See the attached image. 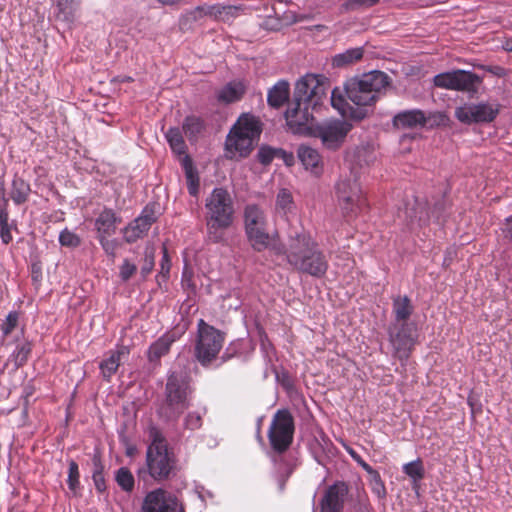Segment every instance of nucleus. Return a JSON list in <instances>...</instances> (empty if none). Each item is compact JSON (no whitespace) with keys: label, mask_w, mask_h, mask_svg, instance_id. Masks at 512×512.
<instances>
[{"label":"nucleus","mask_w":512,"mask_h":512,"mask_svg":"<svg viewBox=\"0 0 512 512\" xmlns=\"http://www.w3.org/2000/svg\"><path fill=\"white\" fill-rule=\"evenodd\" d=\"M207 238L212 243H223L235 219L234 201L223 187L214 188L205 198Z\"/></svg>","instance_id":"f03ea898"},{"label":"nucleus","mask_w":512,"mask_h":512,"mask_svg":"<svg viewBox=\"0 0 512 512\" xmlns=\"http://www.w3.org/2000/svg\"><path fill=\"white\" fill-rule=\"evenodd\" d=\"M363 57V48H350L346 51L336 54L333 57L332 64L334 67H344L359 61Z\"/></svg>","instance_id":"473e14b6"},{"label":"nucleus","mask_w":512,"mask_h":512,"mask_svg":"<svg viewBox=\"0 0 512 512\" xmlns=\"http://www.w3.org/2000/svg\"><path fill=\"white\" fill-rule=\"evenodd\" d=\"M379 0H352L351 5L357 7H371L378 3Z\"/></svg>","instance_id":"4d7b16f0"},{"label":"nucleus","mask_w":512,"mask_h":512,"mask_svg":"<svg viewBox=\"0 0 512 512\" xmlns=\"http://www.w3.org/2000/svg\"><path fill=\"white\" fill-rule=\"evenodd\" d=\"M156 221V215L153 205H147L139 217L132 221L123 230L124 239L128 243H133L137 239L143 237L151 225Z\"/></svg>","instance_id":"a211bd4d"},{"label":"nucleus","mask_w":512,"mask_h":512,"mask_svg":"<svg viewBox=\"0 0 512 512\" xmlns=\"http://www.w3.org/2000/svg\"><path fill=\"white\" fill-rule=\"evenodd\" d=\"M129 354V347L124 345L118 346L115 350L110 351L99 364L102 377L106 381H110L112 376L117 372L120 364L128 359Z\"/></svg>","instance_id":"412c9836"},{"label":"nucleus","mask_w":512,"mask_h":512,"mask_svg":"<svg viewBox=\"0 0 512 512\" xmlns=\"http://www.w3.org/2000/svg\"><path fill=\"white\" fill-rule=\"evenodd\" d=\"M388 79L384 72L377 70L351 78L343 89L336 87L331 91V105L341 116L361 120L367 115L366 107L373 105L388 86Z\"/></svg>","instance_id":"f257e3e1"},{"label":"nucleus","mask_w":512,"mask_h":512,"mask_svg":"<svg viewBox=\"0 0 512 512\" xmlns=\"http://www.w3.org/2000/svg\"><path fill=\"white\" fill-rule=\"evenodd\" d=\"M246 91V85L243 81L234 80L227 83L217 93L218 101L229 104L239 101Z\"/></svg>","instance_id":"393cba45"},{"label":"nucleus","mask_w":512,"mask_h":512,"mask_svg":"<svg viewBox=\"0 0 512 512\" xmlns=\"http://www.w3.org/2000/svg\"><path fill=\"white\" fill-rule=\"evenodd\" d=\"M499 113V107L495 104L480 102L470 103L455 109V117L463 124L490 123Z\"/></svg>","instance_id":"4468645a"},{"label":"nucleus","mask_w":512,"mask_h":512,"mask_svg":"<svg viewBox=\"0 0 512 512\" xmlns=\"http://www.w3.org/2000/svg\"><path fill=\"white\" fill-rule=\"evenodd\" d=\"M142 512H184L182 504L172 493L157 488L144 497Z\"/></svg>","instance_id":"dca6fc26"},{"label":"nucleus","mask_w":512,"mask_h":512,"mask_svg":"<svg viewBox=\"0 0 512 512\" xmlns=\"http://www.w3.org/2000/svg\"><path fill=\"white\" fill-rule=\"evenodd\" d=\"M151 443L146 452L149 475L157 481L166 480L176 467L175 455L168 449L163 434L156 428L150 430Z\"/></svg>","instance_id":"39448f33"},{"label":"nucleus","mask_w":512,"mask_h":512,"mask_svg":"<svg viewBox=\"0 0 512 512\" xmlns=\"http://www.w3.org/2000/svg\"><path fill=\"white\" fill-rule=\"evenodd\" d=\"M165 138L169 143L171 150L178 154L183 155L185 157L186 154V144L184 138L182 136V132L178 127H171L165 133Z\"/></svg>","instance_id":"72a5a7b5"},{"label":"nucleus","mask_w":512,"mask_h":512,"mask_svg":"<svg viewBox=\"0 0 512 512\" xmlns=\"http://www.w3.org/2000/svg\"><path fill=\"white\" fill-rule=\"evenodd\" d=\"M120 222L121 218L113 209L104 208L96 217L94 222L97 238L101 236H112L115 234L117 225Z\"/></svg>","instance_id":"4be33fe9"},{"label":"nucleus","mask_w":512,"mask_h":512,"mask_svg":"<svg viewBox=\"0 0 512 512\" xmlns=\"http://www.w3.org/2000/svg\"><path fill=\"white\" fill-rule=\"evenodd\" d=\"M224 334L207 324L203 319L198 322V339L195 346L197 360L206 366L218 355L224 344Z\"/></svg>","instance_id":"0eeeda50"},{"label":"nucleus","mask_w":512,"mask_h":512,"mask_svg":"<svg viewBox=\"0 0 512 512\" xmlns=\"http://www.w3.org/2000/svg\"><path fill=\"white\" fill-rule=\"evenodd\" d=\"M404 217L411 223L418 222L419 225L426 224L430 218L426 205L420 203L417 199L414 200L412 206L408 204L405 207Z\"/></svg>","instance_id":"c756f323"},{"label":"nucleus","mask_w":512,"mask_h":512,"mask_svg":"<svg viewBox=\"0 0 512 512\" xmlns=\"http://www.w3.org/2000/svg\"><path fill=\"white\" fill-rule=\"evenodd\" d=\"M315 244V239L304 230L291 234L285 249L288 264L296 270L300 264H303L302 261H305L304 258Z\"/></svg>","instance_id":"2eb2a0df"},{"label":"nucleus","mask_w":512,"mask_h":512,"mask_svg":"<svg viewBox=\"0 0 512 512\" xmlns=\"http://www.w3.org/2000/svg\"><path fill=\"white\" fill-rule=\"evenodd\" d=\"M480 82L478 75L465 70L444 72L433 78L436 87L464 92H474Z\"/></svg>","instance_id":"ddd939ff"},{"label":"nucleus","mask_w":512,"mask_h":512,"mask_svg":"<svg viewBox=\"0 0 512 512\" xmlns=\"http://www.w3.org/2000/svg\"><path fill=\"white\" fill-rule=\"evenodd\" d=\"M351 457L367 472L374 470L367 462H365L356 452L353 450L349 451Z\"/></svg>","instance_id":"603ef678"},{"label":"nucleus","mask_w":512,"mask_h":512,"mask_svg":"<svg viewBox=\"0 0 512 512\" xmlns=\"http://www.w3.org/2000/svg\"><path fill=\"white\" fill-rule=\"evenodd\" d=\"M169 270H170L169 260H168L166 249H164V255H163L162 262H161V273L165 276L166 274L169 273Z\"/></svg>","instance_id":"13d9d810"},{"label":"nucleus","mask_w":512,"mask_h":512,"mask_svg":"<svg viewBox=\"0 0 512 512\" xmlns=\"http://www.w3.org/2000/svg\"><path fill=\"white\" fill-rule=\"evenodd\" d=\"M12 226L9 224V214L5 207L0 208V238L4 244H9L13 237L11 234Z\"/></svg>","instance_id":"e433bc0d"},{"label":"nucleus","mask_w":512,"mask_h":512,"mask_svg":"<svg viewBox=\"0 0 512 512\" xmlns=\"http://www.w3.org/2000/svg\"><path fill=\"white\" fill-rule=\"evenodd\" d=\"M137 267L134 263L130 262L128 259H124L122 265L119 269V277L122 281H128L136 272Z\"/></svg>","instance_id":"a18cd8bd"},{"label":"nucleus","mask_w":512,"mask_h":512,"mask_svg":"<svg viewBox=\"0 0 512 512\" xmlns=\"http://www.w3.org/2000/svg\"><path fill=\"white\" fill-rule=\"evenodd\" d=\"M507 50H508V51H510V52H512V45H511V46H509V47H507Z\"/></svg>","instance_id":"0e129e2a"},{"label":"nucleus","mask_w":512,"mask_h":512,"mask_svg":"<svg viewBox=\"0 0 512 512\" xmlns=\"http://www.w3.org/2000/svg\"><path fill=\"white\" fill-rule=\"evenodd\" d=\"M369 475V484L372 492L379 498L384 499L386 497V488L385 484L381 479V476L378 471L375 469L368 473Z\"/></svg>","instance_id":"4c0bfd02"},{"label":"nucleus","mask_w":512,"mask_h":512,"mask_svg":"<svg viewBox=\"0 0 512 512\" xmlns=\"http://www.w3.org/2000/svg\"><path fill=\"white\" fill-rule=\"evenodd\" d=\"M175 333H167L155 341L149 348V359L150 361H157L162 356L166 355L170 346L175 342Z\"/></svg>","instance_id":"cd10ccee"},{"label":"nucleus","mask_w":512,"mask_h":512,"mask_svg":"<svg viewBox=\"0 0 512 512\" xmlns=\"http://www.w3.org/2000/svg\"><path fill=\"white\" fill-rule=\"evenodd\" d=\"M336 198L340 208L346 215L355 214L362 209L365 200L361 195L360 186L355 178H341L336 184Z\"/></svg>","instance_id":"9b49d317"},{"label":"nucleus","mask_w":512,"mask_h":512,"mask_svg":"<svg viewBox=\"0 0 512 512\" xmlns=\"http://www.w3.org/2000/svg\"><path fill=\"white\" fill-rule=\"evenodd\" d=\"M293 197L290 191L287 189H281L276 198V205L278 209L283 212H288L293 208Z\"/></svg>","instance_id":"a19ab883"},{"label":"nucleus","mask_w":512,"mask_h":512,"mask_svg":"<svg viewBox=\"0 0 512 512\" xmlns=\"http://www.w3.org/2000/svg\"><path fill=\"white\" fill-rule=\"evenodd\" d=\"M8 205V198L5 196V188L4 183L0 182V208L5 207L7 208Z\"/></svg>","instance_id":"bf43d9fd"},{"label":"nucleus","mask_w":512,"mask_h":512,"mask_svg":"<svg viewBox=\"0 0 512 512\" xmlns=\"http://www.w3.org/2000/svg\"><path fill=\"white\" fill-rule=\"evenodd\" d=\"M79 478H80V473H79L78 464L74 460H71L69 462L67 484H68L69 490L74 495L77 494L78 489L80 487V480H79Z\"/></svg>","instance_id":"ea45409f"},{"label":"nucleus","mask_w":512,"mask_h":512,"mask_svg":"<svg viewBox=\"0 0 512 512\" xmlns=\"http://www.w3.org/2000/svg\"><path fill=\"white\" fill-rule=\"evenodd\" d=\"M92 463H93V473L92 474H103L104 466H103L101 458L98 454H95L93 456Z\"/></svg>","instance_id":"864d4df0"},{"label":"nucleus","mask_w":512,"mask_h":512,"mask_svg":"<svg viewBox=\"0 0 512 512\" xmlns=\"http://www.w3.org/2000/svg\"><path fill=\"white\" fill-rule=\"evenodd\" d=\"M110 236H101L98 237V241L104 250V252L114 259L116 257V251L119 246V242L117 239H109Z\"/></svg>","instance_id":"c03bdc74"},{"label":"nucleus","mask_w":512,"mask_h":512,"mask_svg":"<svg viewBox=\"0 0 512 512\" xmlns=\"http://www.w3.org/2000/svg\"><path fill=\"white\" fill-rule=\"evenodd\" d=\"M294 419L287 409L278 410L271 421L268 438L271 447L278 453L285 452L293 441Z\"/></svg>","instance_id":"1a4fd4ad"},{"label":"nucleus","mask_w":512,"mask_h":512,"mask_svg":"<svg viewBox=\"0 0 512 512\" xmlns=\"http://www.w3.org/2000/svg\"><path fill=\"white\" fill-rule=\"evenodd\" d=\"M290 95V86L286 80H279L269 91L267 102L273 108H279L284 105Z\"/></svg>","instance_id":"a878e982"},{"label":"nucleus","mask_w":512,"mask_h":512,"mask_svg":"<svg viewBox=\"0 0 512 512\" xmlns=\"http://www.w3.org/2000/svg\"><path fill=\"white\" fill-rule=\"evenodd\" d=\"M182 129L190 141H196L205 130V123L197 116H187L184 119Z\"/></svg>","instance_id":"2f4dec72"},{"label":"nucleus","mask_w":512,"mask_h":512,"mask_svg":"<svg viewBox=\"0 0 512 512\" xmlns=\"http://www.w3.org/2000/svg\"><path fill=\"white\" fill-rule=\"evenodd\" d=\"M96 489L103 492L106 489L104 474H92Z\"/></svg>","instance_id":"3c124183"},{"label":"nucleus","mask_w":512,"mask_h":512,"mask_svg":"<svg viewBox=\"0 0 512 512\" xmlns=\"http://www.w3.org/2000/svg\"><path fill=\"white\" fill-rule=\"evenodd\" d=\"M17 323L18 314L16 312H10L2 324V331L4 335H9L15 329Z\"/></svg>","instance_id":"de8ad7c7"},{"label":"nucleus","mask_w":512,"mask_h":512,"mask_svg":"<svg viewBox=\"0 0 512 512\" xmlns=\"http://www.w3.org/2000/svg\"><path fill=\"white\" fill-rule=\"evenodd\" d=\"M413 313V306L407 296H397L393 299V314L395 321L393 323L408 322Z\"/></svg>","instance_id":"c85d7f7f"},{"label":"nucleus","mask_w":512,"mask_h":512,"mask_svg":"<svg viewBox=\"0 0 512 512\" xmlns=\"http://www.w3.org/2000/svg\"><path fill=\"white\" fill-rule=\"evenodd\" d=\"M117 484L126 492H131L134 488V477L126 467H121L116 473Z\"/></svg>","instance_id":"58836bf2"},{"label":"nucleus","mask_w":512,"mask_h":512,"mask_svg":"<svg viewBox=\"0 0 512 512\" xmlns=\"http://www.w3.org/2000/svg\"><path fill=\"white\" fill-rule=\"evenodd\" d=\"M189 378L183 370L173 371L167 380L165 400L158 409L159 416L165 421H176L189 407Z\"/></svg>","instance_id":"20e7f679"},{"label":"nucleus","mask_w":512,"mask_h":512,"mask_svg":"<svg viewBox=\"0 0 512 512\" xmlns=\"http://www.w3.org/2000/svg\"><path fill=\"white\" fill-rule=\"evenodd\" d=\"M348 487L344 482H337L328 487L321 502V512H341Z\"/></svg>","instance_id":"aec40b11"},{"label":"nucleus","mask_w":512,"mask_h":512,"mask_svg":"<svg viewBox=\"0 0 512 512\" xmlns=\"http://www.w3.org/2000/svg\"><path fill=\"white\" fill-rule=\"evenodd\" d=\"M182 285L188 288H193L194 284L192 283V272L188 269H184L182 274Z\"/></svg>","instance_id":"5fc2aeb1"},{"label":"nucleus","mask_w":512,"mask_h":512,"mask_svg":"<svg viewBox=\"0 0 512 512\" xmlns=\"http://www.w3.org/2000/svg\"><path fill=\"white\" fill-rule=\"evenodd\" d=\"M402 470L412 480L414 488L418 486L425 475V469L420 458L404 464Z\"/></svg>","instance_id":"c9c22d12"},{"label":"nucleus","mask_w":512,"mask_h":512,"mask_svg":"<svg viewBox=\"0 0 512 512\" xmlns=\"http://www.w3.org/2000/svg\"><path fill=\"white\" fill-rule=\"evenodd\" d=\"M388 335L396 357L406 360L417 341L415 324L412 322L391 323Z\"/></svg>","instance_id":"9d476101"},{"label":"nucleus","mask_w":512,"mask_h":512,"mask_svg":"<svg viewBox=\"0 0 512 512\" xmlns=\"http://www.w3.org/2000/svg\"><path fill=\"white\" fill-rule=\"evenodd\" d=\"M0 203L2 204V193H0Z\"/></svg>","instance_id":"69168bd1"},{"label":"nucleus","mask_w":512,"mask_h":512,"mask_svg":"<svg viewBox=\"0 0 512 512\" xmlns=\"http://www.w3.org/2000/svg\"><path fill=\"white\" fill-rule=\"evenodd\" d=\"M330 85L323 75L306 74L295 84L294 95L297 101H304L316 108L327 98Z\"/></svg>","instance_id":"6e6552de"},{"label":"nucleus","mask_w":512,"mask_h":512,"mask_svg":"<svg viewBox=\"0 0 512 512\" xmlns=\"http://www.w3.org/2000/svg\"><path fill=\"white\" fill-rule=\"evenodd\" d=\"M182 167L185 172L188 192L191 196L195 197L199 193L200 179L198 171L193 166V163L188 155H185V157H183Z\"/></svg>","instance_id":"bb28decb"},{"label":"nucleus","mask_w":512,"mask_h":512,"mask_svg":"<svg viewBox=\"0 0 512 512\" xmlns=\"http://www.w3.org/2000/svg\"><path fill=\"white\" fill-rule=\"evenodd\" d=\"M31 187L24 179L15 176L12 181L10 197L16 205L25 203L30 195Z\"/></svg>","instance_id":"7c9ffc66"},{"label":"nucleus","mask_w":512,"mask_h":512,"mask_svg":"<svg viewBox=\"0 0 512 512\" xmlns=\"http://www.w3.org/2000/svg\"><path fill=\"white\" fill-rule=\"evenodd\" d=\"M280 154H285V151L281 149H273L270 147L263 146L259 149L258 159L262 164L267 165L275 157H280Z\"/></svg>","instance_id":"37998d69"},{"label":"nucleus","mask_w":512,"mask_h":512,"mask_svg":"<svg viewBox=\"0 0 512 512\" xmlns=\"http://www.w3.org/2000/svg\"><path fill=\"white\" fill-rule=\"evenodd\" d=\"M184 425L186 429L196 430L202 425V418L199 413L191 412L185 417Z\"/></svg>","instance_id":"49530a36"},{"label":"nucleus","mask_w":512,"mask_h":512,"mask_svg":"<svg viewBox=\"0 0 512 512\" xmlns=\"http://www.w3.org/2000/svg\"><path fill=\"white\" fill-rule=\"evenodd\" d=\"M503 233L506 238L512 240V215L505 219Z\"/></svg>","instance_id":"6e6d98bb"},{"label":"nucleus","mask_w":512,"mask_h":512,"mask_svg":"<svg viewBox=\"0 0 512 512\" xmlns=\"http://www.w3.org/2000/svg\"><path fill=\"white\" fill-rule=\"evenodd\" d=\"M79 2L80 0H57L58 18L66 22H73Z\"/></svg>","instance_id":"f704fd0d"},{"label":"nucleus","mask_w":512,"mask_h":512,"mask_svg":"<svg viewBox=\"0 0 512 512\" xmlns=\"http://www.w3.org/2000/svg\"><path fill=\"white\" fill-rule=\"evenodd\" d=\"M59 242L62 246L74 248L80 245L81 239L74 232L64 229L59 234Z\"/></svg>","instance_id":"79ce46f5"},{"label":"nucleus","mask_w":512,"mask_h":512,"mask_svg":"<svg viewBox=\"0 0 512 512\" xmlns=\"http://www.w3.org/2000/svg\"><path fill=\"white\" fill-rule=\"evenodd\" d=\"M154 268V256L151 253L145 254L144 262L141 267V275L143 278H146L148 274L153 270Z\"/></svg>","instance_id":"09e8293b"},{"label":"nucleus","mask_w":512,"mask_h":512,"mask_svg":"<svg viewBox=\"0 0 512 512\" xmlns=\"http://www.w3.org/2000/svg\"><path fill=\"white\" fill-rule=\"evenodd\" d=\"M30 352H31V346L29 343H25L21 346H18L17 351H16L17 361H19L20 363H23L24 361H26Z\"/></svg>","instance_id":"8fccbe9b"},{"label":"nucleus","mask_w":512,"mask_h":512,"mask_svg":"<svg viewBox=\"0 0 512 512\" xmlns=\"http://www.w3.org/2000/svg\"><path fill=\"white\" fill-rule=\"evenodd\" d=\"M243 218L245 234L251 247L257 252L268 249L273 242V236L268 232L264 210L256 204H248L244 208Z\"/></svg>","instance_id":"423d86ee"},{"label":"nucleus","mask_w":512,"mask_h":512,"mask_svg":"<svg viewBox=\"0 0 512 512\" xmlns=\"http://www.w3.org/2000/svg\"><path fill=\"white\" fill-rule=\"evenodd\" d=\"M304 260L302 261L303 264H300L296 269L297 271L315 278H322L326 274L329 267L328 260L323 251L320 250L317 242Z\"/></svg>","instance_id":"6ab92c4d"},{"label":"nucleus","mask_w":512,"mask_h":512,"mask_svg":"<svg viewBox=\"0 0 512 512\" xmlns=\"http://www.w3.org/2000/svg\"><path fill=\"white\" fill-rule=\"evenodd\" d=\"M503 71H504V69H503V68H501V67H495L493 72H494L496 75L501 76V75H503Z\"/></svg>","instance_id":"e2e57ef3"},{"label":"nucleus","mask_w":512,"mask_h":512,"mask_svg":"<svg viewBox=\"0 0 512 512\" xmlns=\"http://www.w3.org/2000/svg\"><path fill=\"white\" fill-rule=\"evenodd\" d=\"M261 132V122L257 117L251 114L240 116L226 138L229 157L248 156L258 142Z\"/></svg>","instance_id":"7ed1b4c3"},{"label":"nucleus","mask_w":512,"mask_h":512,"mask_svg":"<svg viewBox=\"0 0 512 512\" xmlns=\"http://www.w3.org/2000/svg\"><path fill=\"white\" fill-rule=\"evenodd\" d=\"M160 3L164 5H174L178 3L180 0H158Z\"/></svg>","instance_id":"680f3d73"},{"label":"nucleus","mask_w":512,"mask_h":512,"mask_svg":"<svg viewBox=\"0 0 512 512\" xmlns=\"http://www.w3.org/2000/svg\"><path fill=\"white\" fill-rule=\"evenodd\" d=\"M316 109L304 101H297L293 94V100L285 112L287 124L295 132L302 131L313 120V111Z\"/></svg>","instance_id":"f3484780"},{"label":"nucleus","mask_w":512,"mask_h":512,"mask_svg":"<svg viewBox=\"0 0 512 512\" xmlns=\"http://www.w3.org/2000/svg\"><path fill=\"white\" fill-rule=\"evenodd\" d=\"M426 117L421 110H408L398 113L393 118V125L398 129H413L424 126Z\"/></svg>","instance_id":"b1692460"},{"label":"nucleus","mask_w":512,"mask_h":512,"mask_svg":"<svg viewBox=\"0 0 512 512\" xmlns=\"http://www.w3.org/2000/svg\"><path fill=\"white\" fill-rule=\"evenodd\" d=\"M351 128L352 125L346 121L332 120L316 125L312 134L321 140L325 148L336 150L343 144Z\"/></svg>","instance_id":"f8f14e48"},{"label":"nucleus","mask_w":512,"mask_h":512,"mask_svg":"<svg viewBox=\"0 0 512 512\" xmlns=\"http://www.w3.org/2000/svg\"><path fill=\"white\" fill-rule=\"evenodd\" d=\"M281 157L285 160L287 165H290L293 162V155L292 154H280Z\"/></svg>","instance_id":"052dcab7"},{"label":"nucleus","mask_w":512,"mask_h":512,"mask_svg":"<svg viewBox=\"0 0 512 512\" xmlns=\"http://www.w3.org/2000/svg\"><path fill=\"white\" fill-rule=\"evenodd\" d=\"M298 158L306 170L319 175L323 169V161L319 152L308 145H300L297 150Z\"/></svg>","instance_id":"5701e85b"}]
</instances>
